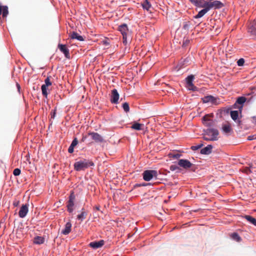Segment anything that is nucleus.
Segmentation results:
<instances>
[{
  "label": "nucleus",
  "mask_w": 256,
  "mask_h": 256,
  "mask_svg": "<svg viewBox=\"0 0 256 256\" xmlns=\"http://www.w3.org/2000/svg\"><path fill=\"white\" fill-rule=\"evenodd\" d=\"M224 4L219 0H208V8L209 10L212 8L218 9L224 6Z\"/></svg>",
  "instance_id": "obj_5"
},
{
  "label": "nucleus",
  "mask_w": 256,
  "mask_h": 256,
  "mask_svg": "<svg viewBox=\"0 0 256 256\" xmlns=\"http://www.w3.org/2000/svg\"><path fill=\"white\" fill-rule=\"evenodd\" d=\"M144 126L143 124H140L138 122H134L131 128L132 129L136 130H140L142 129V126Z\"/></svg>",
  "instance_id": "obj_28"
},
{
  "label": "nucleus",
  "mask_w": 256,
  "mask_h": 256,
  "mask_svg": "<svg viewBox=\"0 0 256 256\" xmlns=\"http://www.w3.org/2000/svg\"><path fill=\"white\" fill-rule=\"evenodd\" d=\"M69 36L71 39H76L80 41H83L84 40L82 36L79 35L78 33L74 32L72 33H70Z\"/></svg>",
  "instance_id": "obj_20"
},
{
  "label": "nucleus",
  "mask_w": 256,
  "mask_h": 256,
  "mask_svg": "<svg viewBox=\"0 0 256 256\" xmlns=\"http://www.w3.org/2000/svg\"><path fill=\"white\" fill-rule=\"evenodd\" d=\"M202 102L204 103L211 102L212 104H215L216 102V98L212 96H204L202 98Z\"/></svg>",
  "instance_id": "obj_14"
},
{
  "label": "nucleus",
  "mask_w": 256,
  "mask_h": 256,
  "mask_svg": "<svg viewBox=\"0 0 256 256\" xmlns=\"http://www.w3.org/2000/svg\"><path fill=\"white\" fill-rule=\"evenodd\" d=\"M88 135L91 136L92 139L96 142H104L102 137L97 132H89Z\"/></svg>",
  "instance_id": "obj_11"
},
{
  "label": "nucleus",
  "mask_w": 256,
  "mask_h": 256,
  "mask_svg": "<svg viewBox=\"0 0 256 256\" xmlns=\"http://www.w3.org/2000/svg\"><path fill=\"white\" fill-rule=\"evenodd\" d=\"M20 204V202L18 200H16L14 202L13 204L15 206H17Z\"/></svg>",
  "instance_id": "obj_46"
},
{
  "label": "nucleus",
  "mask_w": 256,
  "mask_h": 256,
  "mask_svg": "<svg viewBox=\"0 0 256 256\" xmlns=\"http://www.w3.org/2000/svg\"><path fill=\"white\" fill-rule=\"evenodd\" d=\"M158 175V172L156 170H146L142 174L144 180L147 182L153 178L157 179Z\"/></svg>",
  "instance_id": "obj_3"
},
{
  "label": "nucleus",
  "mask_w": 256,
  "mask_h": 256,
  "mask_svg": "<svg viewBox=\"0 0 256 256\" xmlns=\"http://www.w3.org/2000/svg\"><path fill=\"white\" fill-rule=\"evenodd\" d=\"M75 200V196L73 192H71L69 200L67 202L68 211L69 212H72L74 210L73 206H74V202Z\"/></svg>",
  "instance_id": "obj_6"
},
{
  "label": "nucleus",
  "mask_w": 256,
  "mask_h": 256,
  "mask_svg": "<svg viewBox=\"0 0 256 256\" xmlns=\"http://www.w3.org/2000/svg\"><path fill=\"white\" fill-rule=\"evenodd\" d=\"M212 146L210 144L208 145L205 148L201 149L200 153L203 154H208L212 152Z\"/></svg>",
  "instance_id": "obj_18"
},
{
  "label": "nucleus",
  "mask_w": 256,
  "mask_h": 256,
  "mask_svg": "<svg viewBox=\"0 0 256 256\" xmlns=\"http://www.w3.org/2000/svg\"><path fill=\"white\" fill-rule=\"evenodd\" d=\"M252 118L256 122V116H253Z\"/></svg>",
  "instance_id": "obj_54"
},
{
  "label": "nucleus",
  "mask_w": 256,
  "mask_h": 256,
  "mask_svg": "<svg viewBox=\"0 0 256 256\" xmlns=\"http://www.w3.org/2000/svg\"><path fill=\"white\" fill-rule=\"evenodd\" d=\"M248 140H253L256 139V135L250 136H248L247 138Z\"/></svg>",
  "instance_id": "obj_44"
},
{
  "label": "nucleus",
  "mask_w": 256,
  "mask_h": 256,
  "mask_svg": "<svg viewBox=\"0 0 256 256\" xmlns=\"http://www.w3.org/2000/svg\"><path fill=\"white\" fill-rule=\"evenodd\" d=\"M55 115H56V112H54V113H53V114H52V116H51V118H54V117H55Z\"/></svg>",
  "instance_id": "obj_49"
},
{
  "label": "nucleus",
  "mask_w": 256,
  "mask_h": 256,
  "mask_svg": "<svg viewBox=\"0 0 256 256\" xmlns=\"http://www.w3.org/2000/svg\"><path fill=\"white\" fill-rule=\"evenodd\" d=\"M214 115L212 114H206L204 116H203L202 118V122H204V120H206V121H209V120H212L210 119V118L211 117H213Z\"/></svg>",
  "instance_id": "obj_32"
},
{
  "label": "nucleus",
  "mask_w": 256,
  "mask_h": 256,
  "mask_svg": "<svg viewBox=\"0 0 256 256\" xmlns=\"http://www.w3.org/2000/svg\"><path fill=\"white\" fill-rule=\"evenodd\" d=\"M142 5L144 9L146 10H148L151 8V4L148 0H144Z\"/></svg>",
  "instance_id": "obj_26"
},
{
  "label": "nucleus",
  "mask_w": 256,
  "mask_h": 256,
  "mask_svg": "<svg viewBox=\"0 0 256 256\" xmlns=\"http://www.w3.org/2000/svg\"><path fill=\"white\" fill-rule=\"evenodd\" d=\"M122 38H123V43L126 45L127 44H128V41H127V36L126 35H124L122 36Z\"/></svg>",
  "instance_id": "obj_43"
},
{
  "label": "nucleus",
  "mask_w": 256,
  "mask_h": 256,
  "mask_svg": "<svg viewBox=\"0 0 256 256\" xmlns=\"http://www.w3.org/2000/svg\"><path fill=\"white\" fill-rule=\"evenodd\" d=\"M202 146H203L202 144H198L197 146H192L191 147V149L193 150H196L200 149V148H202Z\"/></svg>",
  "instance_id": "obj_38"
},
{
  "label": "nucleus",
  "mask_w": 256,
  "mask_h": 256,
  "mask_svg": "<svg viewBox=\"0 0 256 256\" xmlns=\"http://www.w3.org/2000/svg\"><path fill=\"white\" fill-rule=\"evenodd\" d=\"M72 224L68 222L65 225L64 228L62 230V234L64 235L68 234L71 232Z\"/></svg>",
  "instance_id": "obj_16"
},
{
  "label": "nucleus",
  "mask_w": 256,
  "mask_h": 256,
  "mask_svg": "<svg viewBox=\"0 0 256 256\" xmlns=\"http://www.w3.org/2000/svg\"><path fill=\"white\" fill-rule=\"evenodd\" d=\"M58 48L64 54L66 58L68 59L70 58L69 50L67 48L66 45L59 44H58Z\"/></svg>",
  "instance_id": "obj_8"
},
{
  "label": "nucleus",
  "mask_w": 256,
  "mask_h": 256,
  "mask_svg": "<svg viewBox=\"0 0 256 256\" xmlns=\"http://www.w3.org/2000/svg\"><path fill=\"white\" fill-rule=\"evenodd\" d=\"M218 131L214 128H208L204 132L203 138L207 141H215L218 140Z\"/></svg>",
  "instance_id": "obj_2"
},
{
  "label": "nucleus",
  "mask_w": 256,
  "mask_h": 256,
  "mask_svg": "<svg viewBox=\"0 0 256 256\" xmlns=\"http://www.w3.org/2000/svg\"><path fill=\"white\" fill-rule=\"evenodd\" d=\"M74 147L70 146L68 149V152H70V154L74 152Z\"/></svg>",
  "instance_id": "obj_45"
},
{
  "label": "nucleus",
  "mask_w": 256,
  "mask_h": 256,
  "mask_svg": "<svg viewBox=\"0 0 256 256\" xmlns=\"http://www.w3.org/2000/svg\"><path fill=\"white\" fill-rule=\"evenodd\" d=\"M210 10L208 8H204V9L200 10L198 13L194 16L196 18H199L202 17L208 11Z\"/></svg>",
  "instance_id": "obj_22"
},
{
  "label": "nucleus",
  "mask_w": 256,
  "mask_h": 256,
  "mask_svg": "<svg viewBox=\"0 0 256 256\" xmlns=\"http://www.w3.org/2000/svg\"><path fill=\"white\" fill-rule=\"evenodd\" d=\"M222 129L223 132L226 134L230 132L232 130V128L229 124L223 125Z\"/></svg>",
  "instance_id": "obj_31"
},
{
  "label": "nucleus",
  "mask_w": 256,
  "mask_h": 256,
  "mask_svg": "<svg viewBox=\"0 0 256 256\" xmlns=\"http://www.w3.org/2000/svg\"><path fill=\"white\" fill-rule=\"evenodd\" d=\"M244 172L246 173V174H248L249 172H251V171L250 170V168H246L245 169H244Z\"/></svg>",
  "instance_id": "obj_47"
},
{
  "label": "nucleus",
  "mask_w": 256,
  "mask_h": 256,
  "mask_svg": "<svg viewBox=\"0 0 256 256\" xmlns=\"http://www.w3.org/2000/svg\"><path fill=\"white\" fill-rule=\"evenodd\" d=\"M100 206H95V208L97 210H100Z\"/></svg>",
  "instance_id": "obj_51"
},
{
  "label": "nucleus",
  "mask_w": 256,
  "mask_h": 256,
  "mask_svg": "<svg viewBox=\"0 0 256 256\" xmlns=\"http://www.w3.org/2000/svg\"><path fill=\"white\" fill-rule=\"evenodd\" d=\"M87 214V212L85 210L84 208H82V209L81 213L77 216V218L78 220L82 221L86 218Z\"/></svg>",
  "instance_id": "obj_21"
},
{
  "label": "nucleus",
  "mask_w": 256,
  "mask_h": 256,
  "mask_svg": "<svg viewBox=\"0 0 256 256\" xmlns=\"http://www.w3.org/2000/svg\"><path fill=\"white\" fill-rule=\"evenodd\" d=\"M28 212V205L27 204H23L20 207L18 212V216L20 218H24Z\"/></svg>",
  "instance_id": "obj_9"
},
{
  "label": "nucleus",
  "mask_w": 256,
  "mask_h": 256,
  "mask_svg": "<svg viewBox=\"0 0 256 256\" xmlns=\"http://www.w3.org/2000/svg\"><path fill=\"white\" fill-rule=\"evenodd\" d=\"M119 94L116 89H114L112 90L110 102L112 104H117L119 99Z\"/></svg>",
  "instance_id": "obj_10"
},
{
  "label": "nucleus",
  "mask_w": 256,
  "mask_h": 256,
  "mask_svg": "<svg viewBox=\"0 0 256 256\" xmlns=\"http://www.w3.org/2000/svg\"><path fill=\"white\" fill-rule=\"evenodd\" d=\"M16 86H17L18 89V90H20V85L18 84V83H17V84H16Z\"/></svg>",
  "instance_id": "obj_52"
},
{
  "label": "nucleus",
  "mask_w": 256,
  "mask_h": 256,
  "mask_svg": "<svg viewBox=\"0 0 256 256\" xmlns=\"http://www.w3.org/2000/svg\"><path fill=\"white\" fill-rule=\"evenodd\" d=\"M94 166V163L90 160L82 159L76 162L74 165L76 171L84 170L90 166Z\"/></svg>",
  "instance_id": "obj_1"
},
{
  "label": "nucleus",
  "mask_w": 256,
  "mask_h": 256,
  "mask_svg": "<svg viewBox=\"0 0 256 256\" xmlns=\"http://www.w3.org/2000/svg\"><path fill=\"white\" fill-rule=\"evenodd\" d=\"M51 78H52L51 76H48L44 80L45 84H44L46 85V86H48L52 85V83L50 81Z\"/></svg>",
  "instance_id": "obj_34"
},
{
  "label": "nucleus",
  "mask_w": 256,
  "mask_h": 256,
  "mask_svg": "<svg viewBox=\"0 0 256 256\" xmlns=\"http://www.w3.org/2000/svg\"><path fill=\"white\" fill-rule=\"evenodd\" d=\"M48 87V86H46V85L42 84V88H41L42 91V94L46 98H47L48 94V93L47 92Z\"/></svg>",
  "instance_id": "obj_29"
},
{
  "label": "nucleus",
  "mask_w": 256,
  "mask_h": 256,
  "mask_svg": "<svg viewBox=\"0 0 256 256\" xmlns=\"http://www.w3.org/2000/svg\"><path fill=\"white\" fill-rule=\"evenodd\" d=\"M21 170L20 168H15L13 171V174L15 176H18L20 174Z\"/></svg>",
  "instance_id": "obj_36"
},
{
  "label": "nucleus",
  "mask_w": 256,
  "mask_h": 256,
  "mask_svg": "<svg viewBox=\"0 0 256 256\" xmlns=\"http://www.w3.org/2000/svg\"><path fill=\"white\" fill-rule=\"evenodd\" d=\"M170 169L172 171H174L177 170H179V168L176 165H172L170 166Z\"/></svg>",
  "instance_id": "obj_41"
},
{
  "label": "nucleus",
  "mask_w": 256,
  "mask_h": 256,
  "mask_svg": "<svg viewBox=\"0 0 256 256\" xmlns=\"http://www.w3.org/2000/svg\"><path fill=\"white\" fill-rule=\"evenodd\" d=\"M180 156L181 155L180 154H170V157L172 158H179Z\"/></svg>",
  "instance_id": "obj_42"
},
{
  "label": "nucleus",
  "mask_w": 256,
  "mask_h": 256,
  "mask_svg": "<svg viewBox=\"0 0 256 256\" xmlns=\"http://www.w3.org/2000/svg\"><path fill=\"white\" fill-rule=\"evenodd\" d=\"M8 14V7L7 6H2L0 4V15L2 14V17H6Z\"/></svg>",
  "instance_id": "obj_19"
},
{
  "label": "nucleus",
  "mask_w": 256,
  "mask_h": 256,
  "mask_svg": "<svg viewBox=\"0 0 256 256\" xmlns=\"http://www.w3.org/2000/svg\"><path fill=\"white\" fill-rule=\"evenodd\" d=\"M178 164L180 167L186 170L191 168L194 165L189 160L186 159L179 160Z\"/></svg>",
  "instance_id": "obj_7"
},
{
  "label": "nucleus",
  "mask_w": 256,
  "mask_h": 256,
  "mask_svg": "<svg viewBox=\"0 0 256 256\" xmlns=\"http://www.w3.org/2000/svg\"><path fill=\"white\" fill-rule=\"evenodd\" d=\"M122 108L124 109V110L126 112H129V110H130V108H129V104L127 102H124L123 104H122Z\"/></svg>",
  "instance_id": "obj_35"
},
{
  "label": "nucleus",
  "mask_w": 256,
  "mask_h": 256,
  "mask_svg": "<svg viewBox=\"0 0 256 256\" xmlns=\"http://www.w3.org/2000/svg\"><path fill=\"white\" fill-rule=\"evenodd\" d=\"M244 218L250 224H254L256 226V219L252 216L248 215H246L244 216Z\"/></svg>",
  "instance_id": "obj_23"
},
{
  "label": "nucleus",
  "mask_w": 256,
  "mask_h": 256,
  "mask_svg": "<svg viewBox=\"0 0 256 256\" xmlns=\"http://www.w3.org/2000/svg\"><path fill=\"white\" fill-rule=\"evenodd\" d=\"M240 123H241V121L240 120H238V124L239 125L240 124Z\"/></svg>",
  "instance_id": "obj_55"
},
{
  "label": "nucleus",
  "mask_w": 256,
  "mask_h": 256,
  "mask_svg": "<svg viewBox=\"0 0 256 256\" xmlns=\"http://www.w3.org/2000/svg\"><path fill=\"white\" fill-rule=\"evenodd\" d=\"M230 116L236 122L238 116V110L231 111Z\"/></svg>",
  "instance_id": "obj_25"
},
{
  "label": "nucleus",
  "mask_w": 256,
  "mask_h": 256,
  "mask_svg": "<svg viewBox=\"0 0 256 256\" xmlns=\"http://www.w3.org/2000/svg\"><path fill=\"white\" fill-rule=\"evenodd\" d=\"M248 32L256 38V22L255 20L250 24Z\"/></svg>",
  "instance_id": "obj_13"
},
{
  "label": "nucleus",
  "mask_w": 256,
  "mask_h": 256,
  "mask_svg": "<svg viewBox=\"0 0 256 256\" xmlns=\"http://www.w3.org/2000/svg\"><path fill=\"white\" fill-rule=\"evenodd\" d=\"M118 30L120 32L122 36L124 35L127 36L128 33V29L126 24H122L118 26Z\"/></svg>",
  "instance_id": "obj_15"
},
{
  "label": "nucleus",
  "mask_w": 256,
  "mask_h": 256,
  "mask_svg": "<svg viewBox=\"0 0 256 256\" xmlns=\"http://www.w3.org/2000/svg\"><path fill=\"white\" fill-rule=\"evenodd\" d=\"M78 144V140L77 138H75L73 140L70 146L73 147H74Z\"/></svg>",
  "instance_id": "obj_40"
},
{
  "label": "nucleus",
  "mask_w": 256,
  "mask_h": 256,
  "mask_svg": "<svg viewBox=\"0 0 256 256\" xmlns=\"http://www.w3.org/2000/svg\"><path fill=\"white\" fill-rule=\"evenodd\" d=\"M34 242L36 244H42L44 242V238L42 236H37L34 238Z\"/></svg>",
  "instance_id": "obj_24"
},
{
  "label": "nucleus",
  "mask_w": 256,
  "mask_h": 256,
  "mask_svg": "<svg viewBox=\"0 0 256 256\" xmlns=\"http://www.w3.org/2000/svg\"><path fill=\"white\" fill-rule=\"evenodd\" d=\"M147 185H148V184H142V186H146Z\"/></svg>",
  "instance_id": "obj_56"
},
{
  "label": "nucleus",
  "mask_w": 256,
  "mask_h": 256,
  "mask_svg": "<svg viewBox=\"0 0 256 256\" xmlns=\"http://www.w3.org/2000/svg\"><path fill=\"white\" fill-rule=\"evenodd\" d=\"M192 4L195 5L197 0H189Z\"/></svg>",
  "instance_id": "obj_48"
},
{
  "label": "nucleus",
  "mask_w": 256,
  "mask_h": 256,
  "mask_svg": "<svg viewBox=\"0 0 256 256\" xmlns=\"http://www.w3.org/2000/svg\"><path fill=\"white\" fill-rule=\"evenodd\" d=\"M188 24H185L184 26V29H186V28H188Z\"/></svg>",
  "instance_id": "obj_50"
},
{
  "label": "nucleus",
  "mask_w": 256,
  "mask_h": 256,
  "mask_svg": "<svg viewBox=\"0 0 256 256\" xmlns=\"http://www.w3.org/2000/svg\"><path fill=\"white\" fill-rule=\"evenodd\" d=\"M86 136H83V138H82V142H84V140H86Z\"/></svg>",
  "instance_id": "obj_53"
},
{
  "label": "nucleus",
  "mask_w": 256,
  "mask_h": 256,
  "mask_svg": "<svg viewBox=\"0 0 256 256\" xmlns=\"http://www.w3.org/2000/svg\"><path fill=\"white\" fill-rule=\"evenodd\" d=\"M244 60L242 58L239 59L237 62V64L240 66H244Z\"/></svg>",
  "instance_id": "obj_37"
},
{
  "label": "nucleus",
  "mask_w": 256,
  "mask_h": 256,
  "mask_svg": "<svg viewBox=\"0 0 256 256\" xmlns=\"http://www.w3.org/2000/svg\"><path fill=\"white\" fill-rule=\"evenodd\" d=\"M234 108H238L240 112H241L242 110V106H240L238 104H236V102H235V104H234Z\"/></svg>",
  "instance_id": "obj_39"
},
{
  "label": "nucleus",
  "mask_w": 256,
  "mask_h": 256,
  "mask_svg": "<svg viewBox=\"0 0 256 256\" xmlns=\"http://www.w3.org/2000/svg\"><path fill=\"white\" fill-rule=\"evenodd\" d=\"M203 124L206 126L210 127L214 126V122H213L212 120H210L209 121H206V120H204V122H203Z\"/></svg>",
  "instance_id": "obj_33"
},
{
  "label": "nucleus",
  "mask_w": 256,
  "mask_h": 256,
  "mask_svg": "<svg viewBox=\"0 0 256 256\" xmlns=\"http://www.w3.org/2000/svg\"><path fill=\"white\" fill-rule=\"evenodd\" d=\"M194 79V76L192 74L188 76L186 78V88L188 90L196 91L198 90V88L194 86L192 83Z\"/></svg>",
  "instance_id": "obj_4"
},
{
  "label": "nucleus",
  "mask_w": 256,
  "mask_h": 256,
  "mask_svg": "<svg viewBox=\"0 0 256 256\" xmlns=\"http://www.w3.org/2000/svg\"><path fill=\"white\" fill-rule=\"evenodd\" d=\"M104 244V240H100L99 241H94L90 242L89 246L94 249H97L103 246Z\"/></svg>",
  "instance_id": "obj_12"
},
{
  "label": "nucleus",
  "mask_w": 256,
  "mask_h": 256,
  "mask_svg": "<svg viewBox=\"0 0 256 256\" xmlns=\"http://www.w3.org/2000/svg\"><path fill=\"white\" fill-rule=\"evenodd\" d=\"M208 1L204 0H197L195 6L198 7L206 8H208Z\"/></svg>",
  "instance_id": "obj_17"
},
{
  "label": "nucleus",
  "mask_w": 256,
  "mask_h": 256,
  "mask_svg": "<svg viewBox=\"0 0 256 256\" xmlns=\"http://www.w3.org/2000/svg\"><path fill=\"white\" fill-rule=\"evenodd\" d=\"M246 98L244 96L238 97L236 101V104L243 106V104L246 102Z\"/></svg>",
  "instance_id": "obj_27"
},
{
  "label": "nucleus",
  "mask_w": 256,
  "mask_h": 256,
  "mask_svg": "<svg viewBox=\"0 0 256 256\" xmlns=\"http://www.w3.org/2000/svg\"><path fill=\"white\" fill-rule=\"evenodd\" d=\"M231 237L234 240L238 242H240L242 240L241 238L236 232H234V233L232 234L231 235Z\"/></svg>",
  "instance_id": "obj_30"
}]
</instances>
